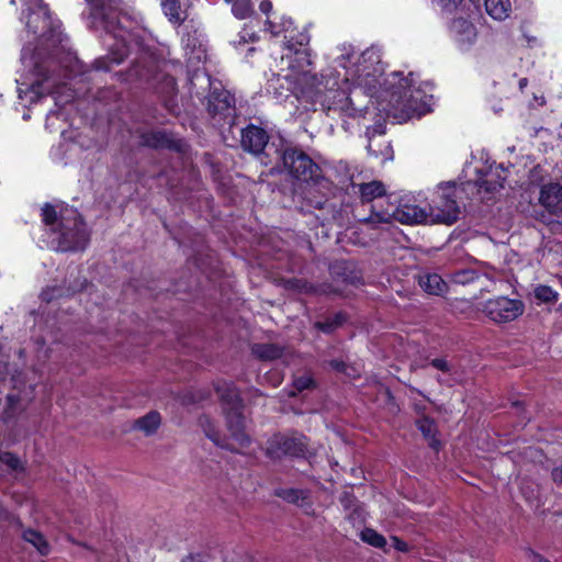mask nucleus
<instances>
[{
  "label": "nucleus",
  "mask_w": 562,
  "mask_h": 562,
  "mask_svg": "<svg viewBox=\"0 0 562 562\" xmlns=\"http://www.w3.org/2000/svg\"><path fill=\"white\" fill-rule=\"evenodd\" d=\"M89 5V19L95 30H103L109 45V53L95 58L91 68L97 71H110L113 66L122 64L130 54L134 34L123 27L117 11L112 7L113 0H86Z\"/></svg>",
  "instance_id": "f257e3e1"
},
{
  "label": "nucleus",
  "mask_w": 562,
  "mask_h": 562,
  "mask_svg": "<svg viewBox=\"0 0 562 562\" xmlns=\"http://www.w3.org/2000/svg\"><path fill=\"white\" fill-rule=\"evenodd\" d=\"M133 42L139 46V54L126 71L116 74L119 80L151 88L165 101L173 98L178 91L177 80L162 71L165 60L161 55L156 48L143 45L135 35Z\"/></svg>",
  "instance_id": "f03ea898"
},
{
  "label": "nucleus",
  "mask_w": 562,
  "mask_h": 562,
  "mask_svg": "<svg viewBox=\"0 0 562 562\" xmlns=\"http://www.w3.org/2000/svg\"><path fill=\"white\" fill-rule=\"evenodd\" d=\"M412 76V72H409V77H404L400 71L390 74L381 83L380 98L392 110L423 115L430 112L432 95L427 94L419 87L413 88Z\"/></svg>",
  "instance_id": "7ed1b4c3"
},
{
  "label": "nucleus",
  "mask_w": 562,
  "mask_h": 562,
  "mask_svg": "<svg viewBox=\"0 0 562 562\" xmlns=\"http://www.w3.org/2000/svg\"><path fill=\"white\" fill-rule=\"evenodd\" d=\"M280 173L293 183L307 184L329 190L331 181L324 176L322 167L302 148L284 147L279 157Z\"/></svg>",
  "instance_id": "20e7f679"
},
{
  "label": "nucleus",
  "mask_w": 562,
  "mask_h": 562,
  "mask_svg": "<svg viewBox=\"0 0 562 562\" xmlns=\"http://www.w3.org/2000/svg\"><path fill=\"white\" fill-rule=\"evenodd\" d=\"M33 59V80L31 82L16 80L19 98L30 104L37 103L43 98L57 93L58 79L60 78L59 74L56 75L57 63L53 57L40 59L37 54H34Z\"/></svg>",
  "instance_id": "39448f33"
},
{
  "label": "nucleus",
  "mask_w": 562,
  "mask_h": 562,
  "mask_svg": "<svg viewBox=\"0 0 562 562\" xmlns=\"http://www.w3.org/2000/svg\"><path fill=\"white\" fill-rule=\"evenodd\" d=\"M58 234V250L78 251L83 250L90 240L86 222L76 209L63 207L60 210Z\"/></svg>",
  "instance_id": "423d86ee"
},
{
  "label": "nucleus",
  "mask_w": 562,
  "mask_h": 562,
  "mask_svg": "<svg viewBox=\"0 0 562 562\" xmlns=\"http://www.w3.org/2000/svg\"><path fill=\"white\" fill-rule=\"evenodd\" d=\"M310 439L299 432H274L266 441L265 456L276 462L283 459H305L308 452Z\"/></svg>",
  "instance_id": "0eeeda50"
},
{
  "label": "nucleus",
  "mask_w": 562,
  "mask_h": 562,
  "mask_svg": "<svg viewBox=\"0 0 562 562\" xmlns=\"http://www.w3.org/2000/svg\"><path fill=\"white\" fill-rule=\"evenodd\" d=\"M429 216L435 223L452 225L460 216L458 188L456 182L440 183L428 204Z\"/></svg>",
  "instance_id": "6e6552de"
},
{
  "label": "nucleus",
  "mask_w": 562,
  "mask_h": 562,
  "mask_svg": "<svg viewBox=\"0 0 562 562\" xmlns=\"http://www.w3.org/2000/svg\"><path fill=\"white\" fill-rule=\"evenodd\" d=\"M206 110L215 124L220 126L234 124L236 119L235 94L223 87L221 82L212 86L206 97Z\"/></svg>",
  "instance_id": "1a4fd4ad"
},
{
  "label": "nucleus",
  "mask_w": 562,
  "mask_h": 562,
  "mask_svg": "<svg viewBox=\"0 0 562 562\" xmlns=\"http://www.w3.org/2000/svg\"><path fill=\"white\" fill-rule=\"evenodd\" d=\"M539 203L542 210L538 220L543 224L562 223V186L559 183L544 184L540 190Z\"/></svg>",
  "instance_id": "9d476101"
},
{
  "label": "nucleus",
  "mask_w": 562,
  "mask_h": 562,
  "mask_svg": "<svg viewBox=\"0 0 562 562\" xmlns=\"http://www.w3.org/2000/svg\"><path fill=\"white\" fill-rule=\"evenodd\" d=\"M372 213L378 222H387L391 217L402 224H419L427 222L429 212L417 204H411L408 202L401 201L397 205L391 203V205L383 211H374L372 205Z\"/></svg>",
  "instance_id": "9b49d317"
},
{
  "label": "nucleus",
  "mask_w": 562,
  "mask_h": 562,
  "mask_svg": "<svg viewBox=\"0 0 562 562\" xmlns=\"http://www.w3.org/2000/svg\"><path fill=\"white\" fill-rule=\"evenodd\" d=\"M525 305L522 301L508 296H496L485 302L483 312L497 324L509 323L522 315Z\"/></svg>",
  "instance_id": "f8f14e48"
},
{
  "label": "nucleus",
  "mask_w": 562,
  "mask_h": 562,
  "mask_svg": "<svg viewBox=\"0 0 562 562\" xmlns=\"http://www.w3.org/2000/svg\"><path fill=\"white\" fill-rule=\"evenodd\" d=\"M139 138L142 145L155 150L167 149L177 154L186 151L184 140L177 137L173 132L166 130L145 131L140 133Z\"/></svg>",
  "instance_id": "ddd939ff"
},
{
  "label": "nucleus",
  "mask_w": 562,
  "mask_h": 562,
  "mask_svg": "<svg viewBox=\"0 0 562 562\" xmlns=\"http://www.w3.org/2000/svg\"><path fill=\"white\" fill-rule=\"evenodd\" d=\"M269 139L268 132L252 123H249L240 131V147L244 151L255 156L263 153Z\"/></svg>",
  "instance_id": "4468645a"
},
{
  "label": "nucleus",
  "mask_w": 562,
  "mask_h": 562,
  "mask_svg": "<svg viewBox=\"0 0 562 562\" xmlns=\"http://www.w3.org/2000/svg\"><path fill=\"white\" fill-rule=\"evenodd\" d=\"M506 171L503 165H491L476 169L477 179L475 180V184L479 191L494 193L502 189L506 181Z\"/></svg>",
  "instance_id": "2eb2a0df"
},
{
  "label": "nucleus",
  "mask_w": 562,
  "mask_h": 562,
  "mask_svg": "<svg viewBox=\"0 0 562 562\" xmlns=\"http://www.w3.org/2000/svg\"><path fill=\"white\" fill-rule=\"evenodd\" d=\"M244 405L234 407H224V415L227 429L231 436L241 446L248 447L251 438L245 431V417L243 414Z\"/></svg>",
  "instance_id": "dca6fc26"
},
{
  "label": "nucleus",
  "mask_w": 562,
  "mask_h": 562,
  "mask_svg": "<svg viewBox=\"0 0 562 562\" xmlns=\"http://www.w3.org/2000/svg\"><path fill=\"white\" fill-rule=\"evenodd\" d=\"M330 273L337 280L351 285L362 284V274L353 260H335L329 267Z\"/></svg>",
  "instance_id": "f3484780"
},
{
  "label": "nucleus",
  "mask_w": 562,
  "mask_h": 562,
  "mask_svg": "<svg viewBox=\"0 0 562 562\" xmlns=\"http://www.w3.org/2000/svg\"><path fill=\"white\" fill-rule=\"evenodd\" d=\"M450 33L460 47H469L475 42L476 29L474 24L465 18H456L449 26Z\"/></svg>",
  "instance_id": "a211bd4d"
},
{
  "label": "nucleus",
  "mask_w": 562,
  "mask_h": 562,
  "mask_svg": "<svg viewBox=\"0 0 562 562\" xmlns=\"http://www.w3.org/2000/svg\"><path fill=\"white\" fill-rule=\"evenodd\" d=\"M417 429L422 432L424 439L428 442L430 449L439 452L442 443L438 438V428L435 419L430 416L423 415L415 423Z\"/></svg>",
  "instance_id": "6ab92c4d"
},
{
  "label": "nucleus",
  "mask_w": 562,
  "mask_h": 562,
  "mask_svg": "<svg viewBox=\"0 0 562 562\" xmlns=\"http://www.w3.org/2000/svg\"><path fill=\"white\" fill-rule=\"evenodd\" d=\"M273 495L299 507L312 506L310 490L279 487L274 490Z\"/></svg>",
  "instance_id": "aec40b11"
},
{
  "label": "nucleus",
  "mask_w": 562,
  "mask_h": 562,
  "mask_svg": "<svg viewBox=\"0 0 562 562\" xmlns=\"http://www.w3.org/2000/svg\"><path fill=\"white\" fill-rule=\"evenodd\" d=\"M358 193L362 204L371 203L376 199L386 198L389 201L392 195H386V188L382 181L373 180L358 186Z\"/></svg>",
  "instance_id": "412c9836"
},
{
  "label": "nucleus",
  "mask_w": 562,
  "mask_h": 562,
  "mask_svg": "<svg viewBox=\"0 0 562 562\" xmlns=\"http://www.w3.org/2000/svg\"><path fill=\"white\" fill-rule=\"evenodd\" d=\"M215 392L224 407H234L244 405L238 389L233 382H217L214 384Z\"/></svg>",
  "instance_id": "4be33fe9"
},
{
  "label": "nucleus",
  "mask_w": 562,
  "mask_h": 562,
  "mask_svg": "<svg viewBox=\"0 0 562 562\" xmlns=\"http://www.w3.org/2000/svg\"><path fill=\"white\" fill-rule=\"evenodd\" d=\"M281 285L286 290L299 294L315 295L324 293L321 285L314 284L303 278H283L281 279Z\"/></svg>",
  "instance_id": "5701e85b"
},
{
  "label": "nucleus",
  "mask_w": 562,
  "mask_h": 562,
  "mask_svg": "<svg viewBox=\"0 0 562 562\" xmlns=\"http://www.w3.org/2000/svg\"><path fill=\"white\" fill-rule=\"evenodd\" d=\"M161 8L168 21L180 26L188 18L187 8L181 0H161Z\"/></svg>",
  "instance_id": "b1692460"
},
{
  "label": "nucleus",
  "mask_w": 562,
  "mask_h": 562,
  "mask_svg": "<svg viewBox=\"0 0 562 562\" xmlns=\"http://www.w3.org/2000/svg\"><path fill=\"white\" fill-rule=\"evenodd\" d=\"M419 286L428 294L441 295L447 290V283L438 273H424L418 277Z\"/></svg>",
  "instance_id": "393cba45"
},
{
  "label": "nucleus",
  "mask_w": 562,
  "mask_h": 562,
  "mask_svg": "<svg viewBox=\"0 0 562 562\" xmlns=\"http://www.w3.org/2000/svg\"><path fill=\"white\" fill-rule=\"evenodd\" d=\"M251 353L259 360L273 361L280 359L284 353V348L278 344L266 342L255 344L251 347Z\"/></svg>",
  "instance_id": "a878e982"
},
{
  "label": "nucleus",
  "mask_w": 562,
  "mask_h": 562,
  "mask_svg": "<svg viewBox=\"0 0 562 562\" xmlns=\"http://www.w3.org/2000/svg\"><path fill=\"white\" fill-rule=\"evenodd\" d=\"M532 295H533L535 303L538 306H540L542 304L554 305L560 299V293L557 290H554L552 286H550L548 284H541V283L537 284L533 288Z\"/></svg>",
  "instance_id": "bb28decb"
},
{
  "label": "nucleus",
  "mask_w": 562,
  "mask_h": 562,
  "mask_svg": "<svg viewBox=\"0 0 562 562\" xmlns=\"http://www.w3.org/2000/svg\"><path fill=\"white\" fill-rule=\"evenodd\" d=\"M22 538L24 541L31 543L34 548H36L41 555L46 557L49 554L50 546L42 532L33 528H27L23 531Z\"/></svg>",
  "instance_id": "cd10ccee"
},
{
  "label": "nucleus",
  "mask_w": 562,
  "mask_h": 562,
  "mask_svg": "<svg viewBox=\"0 0 562 562\" xmlns=\"http://www.w3.org/2000/svg\"><path fill=\"white\" fill-rule=\"evenodd\" d=\"M484 4L487 14L498 21L506 19L512 9L509 0H485Z\"/></svg>",
  "instance_id": "c85d7f7f"
},
{
  "label": "nucleus",
  "mask_w": 562,
  "mask_h": 562,
  "mask_svg": "<svg viewBox=\"0 0 562 562\" xmlns=\"http://www.w3.org/2000/svg\"><path fill=\"white\" fill-rule=\"evenodd\" d=\"M161 424L160 414L157 411H150L135 422V428L143 430L146 435H153Z\"/></svg>",
  "instance_id": "c756f323"
},
{
  "label": "nucleus",
  "mask_w": 562,
  "mask_h": 562,
  "mask_svg": "<svg viewBox=\"0 0 562 562\" xmlns=\"http://www.w3.org/2000/svg\"><path fill=\"white\" fill-rule=\"evenodd\" d=\"M347 321V315L344 312H337L331 317H327L324 321H317L314 323V327L324 333L331 334L339 327H341Z\"/></svg>",
  "instance_id": "7c9ffc66"
},
{
  "label": "nucleus",
  "mask_w": 562,
  "mask_h": 562,
  "mask_svg": "<svg viewBox=\"0 0 562 562\" xmlns=\"http://www.w3.org/2000/svg\"><path fill=\"white\" fill-rule=\"evenodd\" d=\"M24 1L29 5L27 9H26V12H27L26 18H27V20H26L25 26H26V29L30 32L36 34L38 32V27L32 25L31 18H32V14L34 13V10L31 8V5L36 7L37 11L42 12L45 15V22H46V21H49V19H50V12H49L48 4H46L44 2V0H24Z\"/></svg>",
  "instance_id": "2f4dec72"
},
{
  "label": "nucleus",
  "mask_w": 562,
  "mask_h": 562,
  "mask_svg": "<svg viewBox=\"0 0 562 562\" xmlns=\"http://www.w3.org/2000/svg\"><path fill=\"white\" fill-rule=\"evenodd\" d=\"M59 218H60V211L57 212L56 207L48 202L43 204V206L41 209L42 223L45 226L50 227V231L53 233L57 232V229L59 227Z\"/></svg>",
  "instance_id": "473e14b6"
},
{
  "label": "nucleus",
  "mask_w": 562,
  "mask_h": 562,
  "mask_svg": "<svg viewBox=\"0 0 562 562\" xmlns=\"http://www.w3.org/2000/svg\"><path fill=\"white\" fill-rule=\"evenodd\" d=\"M360 539L373 548L384 549L386 546L385 537L373 528L366 527L360 532Z\"/></svg>",
  "instance_id": "72a5a7b5"
},
{
  "label": "nucleus",
  "mask_w": 562,
  "mask_h": 562,
  "mask_svg": "<svg viewBox=\"0 0 562 562\" xmlns=\"http://www.w3.org/2000/svg\"><path fill=\"white\" fill-rule=\"evenodd\" d=\"M232 12L239 20L250 16L254 13L251 0H235L232 5Z\"/></svg>",
  "instance_id": "f704fd0d"
},
{
  "label": "nucleus",
  "mask_w": 562,
  "mask_h": 562,
  "mask_svg": "<svg viewBox=\"0 0 562 562\" xmlns=\"http://www.w3.org/2000/svg\"><path fill=\"white\" fill-rule=\"evenodd\" d=\"M0 462L5 464L12 471H23L24 467L20 458L11 451L0 450Z\"/></svg>",
  "instance_id": "c9c22d12"
},
{
  "label": "nucleus",
  "mask_w": 562,
  "mask_h": 562,
  "mask_svg": "<svg viewBox=\"0 0 562 562\" xmlns=\"http://www.w3.org/2000/svg\"><path fill=\"white\" fill-rule=\"evenodd\" d=\"M480 278L479 273L473 269H463L453 273L452 280L458 284H470Z\"/></svg>",
  "instance_id": "e433bc0d"
},
{
  "label": "nucleus",
  "mask_w": 562,
  "mask_h": 562,
  "mask_svg": "<svg viewBox=\"0 0 562 562\" xmlns=\"http://www.w3.org/2000/svg\"><path fill=\"white\" fill-rule=\"evenodd\" d=\"M293 387L296 392L301 393L306 390H315L317 382L312 375H301L293 380Z\"/></svg>",
  "instance_id": "4c0bfd02"
},
{
  "label": "nucleus",
  "mask_w": 562,
  "mask_h": 562,
  "mask_svg": "<svg viewBox=\"0 0 562 562\" xmlns=\"http://www.w3.org/2000/svg\"><path fill=\"white\" fill-rule=\"evenodd\" d=\"M340 110L349 117H362L367 113V106L356 108L350 97H346L344 104Z\"/></svg>",
  "instance_id": "58836bf2"
},
{
  "label": "nucleus",
  "mask_w": 562,
  "mask_h": 562,
  "mask_svg": "<svg viewBox=\"0 0 562 562\" xmlns=\"http://www.w3.org/2000/svg\"><path fill=\"white\" fill-rule=\"evenodd\" d=\"M305 205L315 210H324L328 204V198L326 194L322 193L318 195H305L304 198Z\"/></svg>",
  "instance_id": "ea45409f"
},
{
  "label": "nucleus",
  "mask_w": 562,
  "mask_h": 562,
  "mask_svg": "<svg viewBox=\"0 0 562 562\" xmlns=\"http://www.w3.org/2000/svg\"><path fill=\"white\" fill-rule=\"evenodd\" d=\"M201 424L204 428V432L209 439H211L215 445L220 446V434L212 425L211 420L207 417L201 418Z\"/></svg>",
  "instance_id": "a19ab883"
},
{
  "label": "nucleus",
  "mask_w": 562,
  "mask_h": 562,
  "mask_svg": "<svg viewBox=\"0 0 562 562\" xmlns=\"http://www.w3.org/2000/svg\"><path fill=\"white\" fill-rule=\"evenodd\" d=\"M60 296V289L58 288H49L47 286L41 292V300L46 303H50L52 301L58 299Z\"/></svg>",
  "instance_id": "79ce46f5"
},
{
  "label": "nucleus",
  "mask_w": 562,
  "mask_h": 562,
  "mask_svg": "<svg viewBox=\"0 0 562 562\" xmlns=\"http://www.w3.org/2000/svg\"><path fill=\"white\" fill-rule=\"evenodd\" d=\"M430 366L434 367L435 369L443 372V373H448L451 370V366L449 364V362L445 358H435V359H432L430 361Z\"/></svg>",
  "instance_id": "37998d69"
},
{
  "label": "nucleus",
  "mask_w": 562,
  "mask_h": 562,
  "mask_svg": "<svg viewBox=\"0 0 562 562\" xmlns=\"http://www.w3.org/2000/svg\"><path fill=\"white\" fill-rule=\"evenodd\" d=\"M391 540L393 543V548L398 552L407 553L409 551L408 543L405 540L401 539L400 537L393 536L391 537Z\"/></svg>",
  "instance_id": "c03bdc74"
},
{
  "label": "nucleus",
  "mask_w": 562,
  "mask_h": 562,
  "mask_svg": "<svg viewBox=\"0 0 562 562\" xmlns=\"http://www.w3.org/2000/svg\"><path fill=\"white\" fill-rule=\"evenodd\" d=\"M512 407L517 409L519 416L521 417L522 422L527 424L530 420V417H527L525 415V403L522 401H514L512 403Z\"/></svg>",
  "instance_id": "a18cd8bd"
},
{
  "label": "nucleus",
  "mask_w": 562,
  "mask_h": 562,
  "mask_svg": "<svg viewBox=\"0 0 562 562\" xmlns=\"http://www.w3.org/2000/svg\"><path fill=\"white\" fill-rule=\"evenodd\" d=\"M329 367L337 372L344 373L347 370V364L344 360L333 359L329 361Z\"/></svg>",
  "instance_id": "49530a36"
},
{
  "label": "nucleus",
  "mask_w": 562,
  "mask_h": 562,
  "mask_svg": "<svg viewBox=\"0 0 562 562\" xmlns=\"http://www.w3.org/2000/svg\"><path fill=\"white\" fill-rule=\"evenodd\" d=\"M527 552L530 558V562H550L549 559H547L546 557H543L542 554L536 552L535 550H532L530 548L527 550Z\"/></svg>",
  "instance_id": "de8ad7c7"
},
{
  "label": "nucleus",
  "mask_w": 562,
  "mask_h": 562,
  "mask_svg": "<svg viewBox=\"0 0 562 562\" xmlns=\"http://www.w3.org/2000/svg\"><path fill=\"white\" fill-rule=\"evenodd\" d=\"M353 501H356V497L349 492H345L340 497V503L345 508H350Z\"/></svg>",
  "instance_id": "09e8293b"
},
{
  "label": "nucleus",
  "mask_w": 562,
  "mask_h": 562,
  "mask_svg": "<svg viewBox=\"0 0 562 562\" xmlns=\"http://www.w3.org/2000/svg\"><path fill=\"white\" fill-rule=\"evenodd\" d=\"M240 37L243 41H247L249 38L250 42H257L259 40V36L255 32H248L247 27H244Z\"/></svg>",
  "instance_id": "8fccbe9b"
},
{
  "label": "nucleus",
  "mask_w": 562,
  "mask_h": 562,
  "mask_svg": "<svg viewBox=\"0 0 562 562\" xmlns=\"http://www.w3.org/2000/svg\"><path fill=\"white\" fill-rule=\"evenodd\" d=\"M552 479L555 483L558 484H561L562 485V464L558 468H554L552 470Z\"/></svg>",
  "instance_id": "3c124183"
},
{
  "label": "nucleus",
  "mask_w": 562,
  "mask_h": 562,
  "mask_svg": "<svg viewBox=\"0 0 562 562\" xmlns=\"http://www.w3.org/2000/svg\"><path fill=\"white\" fill-rule=\"evenodd\" d=\"M259 9L263 14L268 15L270 13V11L272 10L271 1H269V0L261 1Z\"/></svg>",
  "instance_id": "603ef678"
},
{
  "label": "nucleus",
  "mask_w": 562,
  "mask_h": 562,
  "mask_svg": "<svg viewBox=\"0 0 562 562\" xmlns=\"http://www.w3.org/2000/svg\"><path fill=\"white\" fill-rule=\"evenodd\" d=\"M265 25L266 30H269L273 35L279 34V31L276 30V25L270 20H266Z\"/></svg>",
  "instance_id": "864d4df0"
},
{
  "label": "nucleus",
  "mask_w": 562,
  "mask_h": 562,
  "mask_svg": "<svg viewBox=\"0 0 562 562\" xmlns=\"http://www.w3.org/2000/svg\"><path fill=\"white\" fill-rule=\"evenodd\" d=\"M296 54H297V55H299V54H303V55H305L307 65H311V64H312V61L310 60V54L307 53V48H305V47H304L303 49H297V50H296Z\"/></svg>",
  "instance_id": "5fc2aeb1"
},
{
  "label": "nucleus",
  "mask_w": 562,
  "mask_h": 562,
  "mask_svg": "<svg viewBox=\"0 0 562 562\" xmlns=\"http://www.w3.org/2000/svg\"><path fill=\"white\" fill-rule=\"evenodd\" d=\"M181 562H205L203 561L200 557H188L186 559H183Z\"/></svg>",
  "instance_id": "6e6d98bb"
},
{
  "label": "nucleus",
  "mask_w": 562,
  "mask_h": 562,
  "mask_svg": "<svg viewBox=\"0 0 562 562\" xmlns=\"http://www.w3.org/2000/svg\"><path fill=\"white\" fill-rule=\"evenodd\" d=\"M461 0H440V2L447 7L449 4H457V2H460Z\"/></svg>",
  "instance_id": "4d7b16f0"
},
{
  "label": "nucleus",
  "mask_w": 562,
  "mask_h": 562,
  "mask_svg": "<svg viewBox=\"0 0 562 562\" xmlns=\"http://www.w3.org/2000/svg\"><path fill=\"white\" fill-rule=\"evenodd\" d=\"M367 148H368V151H369L371 155H373L374 157H378V156H379V155H378V151H375V150H373V149H372L371 144H369Z\"/></svg>",
  "instance_id": "13d9d810"
},
{
  "label": "nucleus",
  "mask_w": 562,
  "mask_h": 562,
  "mask_svg": "<svg viewBox=\"0 0 562 562\" xmlns=\"http://www.w3.org/2000/svg\"><path fill=\"white\" fill-rule=\"evenodd\" d=\"M527 82H528L527 78H522V79H520V80H519V87H520V88H524L525 86H527Z\"/></svg>",
  "instance_id": "bf43d9fd"
},
{
  "label": "nucleus",
  "mask_w": 562,
  "mask_h": 562,
  "mask_svg": "<svg viewBox=\"0 0 562 562\" xmlns=\"http://www.w3.org/2000/svg\"><path fill=\"white\" fill-rule=\"evenodd\" d=\"M307 43H308V38H306V37L304 36V37L300 41V43H299V44H300L301 46H305V45H307Z\"/></svg>",
  "instance_id": "052dcab7"
},
{
  "label": "nucleus",
  "mask_w": 562,
  "mask_h": 562,
  "mask_svg": "<svg viewBox=\"0 0 562 562\" xmlns=\"http://www.w3.org/2000/svg\"><path fill=\"white\" fill-rule=\"evenodd\" d=\"M374 132L380 133V134H383V133H384V131L382 130V126H381V125H380V126H378V127L374 130Z\"/></svg>",
  "instance_id": "680f3d73"
},
{
  "label": "nucleus",
  "mask_w": 562,
  "mask_h": 562,
  "mask_svg": "<svg viewBox=\"0 0 562 562\" xmlns=\"http://www.w3.org/2000/svg\"><path fill=\"white\" fill-rule=\"evenodd\" d=\"M178 291H180V283H179V284H177V288H176V290L173 291V293H175V292H178Z\"/></svg>",
  "instance_id": "e2e57ef3"
},
{
  "label": "nucleus",
  "mask_w": 562,
  "mask_h": 562,
  "mask_svg": "<svg viewBox=\"0 0 562 562\" xmlns=\"http://www.w3.org/2000/svg\"><path fill=\"white\" fill-rule=\"evenodd\" d=\"M226 3L234 2L235 0H224Z\"/></svg>",
  "instance_id": "0e129e2a"
}]
</instances>
